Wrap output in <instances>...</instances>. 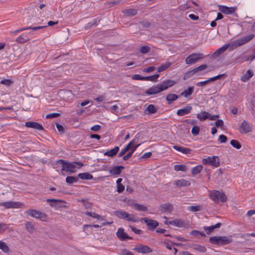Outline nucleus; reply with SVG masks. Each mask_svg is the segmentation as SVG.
Here are the masks:
<instances>
[{
  "label": "nucleus",
  "mask_w": 255,
  "mask_h": 255,
  "mask_svg": "<svg viewBox=\"0 0 255 255\" xmlns=\"http://www.w3.org/2000/svg\"><path fill=\"white\" fill-rule=\"evenodd\" d=\"M203 163L205 164L212 165L214 167H219L220 166V159L218 156H213L208 157L203 159Z\"/></svg>",
  "instance_id": "nucleus-6"
},
{
  "label": "nucleus",
  "mask_w": 255,
  "mask_h": 255,
  "mask_svg": "<svg viewBox=\"0 0 255 255\" xmlns=\"http://www.w3.org/2000/svg\"><path fill=\"white\" fill-rule=\"evenodd\" d=\"M15 41L18 43H23L27 41V39L24 38L22 35H20L16 38Z\"/></svg>",
  "instance_id": "nucleus-55"
},
{
  "label": "nucleus",
  "mask_w": 255,
  "mask_h": 255,
  "mask_svg": "<svg viewBox=\"0 0 255 255\" xmlns=\"http://www.w3.org/2000/svg\"><path fill=\"white\" fill-rule=\"evenodd\" d=\"M204 58L202 53H193L189 55L185 59V63L187 64H192Z\"/></svg>",
  "instance_id": "nucleus-5"
},
{
  "label": "nucleus",
  "mask_w": 255,
  "mask_h": 255,
  "mask_svg": "<svg viewBox=\"0 0 255 255\" xmlns=\"http://www.w3.org/2000/svg\"><path fill=\"white\" fill-rule=\"evenodd\" d=\"M221 223H218L215 225H212L210 227L205 226L203 227L204 230L206 232L207 234L209 235L213 232L214 230L216 228H219L221 226Z\"/></svg>",
  "instance_id": "nucleus-19"
},
{
  "label": "nucleus",
  "mask_w": 255,
  "mask_h": 255,
  "mask_svg": "<svg viewBox=\"0 0 255 255\" xmlns=\"http://www.w3.org/2000/svg\"><path fill=\"white\" fill-rule=\"evenodd\" d=\"M130 228L132 232H133L136 234H141L142 233V231L139 229H137L134 227L130 226Z\"/></svg>",
  "instance_id": "nucleus-62"
},
{
  "label": "nucleus",
  "mask_w": 255,
  "mask_h": 255,
  "mask_svg": "<svg viewBox=\"0 0 255 255\" xmlns=\"http://www.w3.org/2000/svg\"><path fill=\"white\" fill-rule=\"evenodd\" d=\"M124 169V167L122 166H115L110 170V173L113 175H119L121 174L122 170Z\"/></svg>",
  "instance_id": "nucleus-20"
},
{
  "label": "nucleus",
  "mask_w": 255,
  "mask_h": 255,
  "mask_svg": "<svg viewBox=\"0 0 255 255\" xmlns=\"http://www.w3.org/2000/svg\"><path fill=\"white\" fill-rule=\"evenodd\" d=\"M114 214L117 217L120 219H124L127 221L136 222L138 221L135 219V217L133 214H129L128 213L122 210L115 211L114 212Z\"/></svg>",
  "instance_id": "nucleus-4"
},
{
  "label": "nucleus",
  "mask_w": 255,
  "mask_h": 255,
  "mask_svg": "<svg viewBox=\"0 0 255 255\" xmlns=\"http://www.w3.org/2000/svg\"><path fill=\"white\" fill-rule=\"evenodd\" d=\"M202 166L200 165L194 167L192 169V174L193 175H196L199 173L202 170Z\"/></svg>",
  "instance_id": "nucleus-40"
},
{
  "label": "nucleus",
  "mask_w": 255,
  "mask_h": 255,
  "mask_svg": "<svg viewBox=\"0 0 255 255\" xmlns=\"http://www.w3.org/2000/svg\"><path fill=\"white\" fill-rule=\"evenodd\" d=\"M25 126L27 128H33L38 130H43V127L37 122H27L25 123Z\"/></svg>",
  "instance_id": "nucleus-17"
},
{
  "label": "nucleus",
  "mask_w": 255,
  "mask_h": 255,
  "mask_svg": "<svg viewBox=\"0 0 255 255\" xmlns=\"http://www.w3.org/2000/svg\"><path fill=\"white\" fill-rule=\"evenodd\" d=\"M229 47V44H225L222 47L217 49L213 54L214 56H218L223 53Z\"/></svg>",
  "instance_id": "nucleus-34"
},
{
  "label": "nucleus",
  "mask_w": 255,
  "mask_h": 255,
  "mask_svg": "<svg viewBox=\"0 0 255 255\" xmlns=\"http://www.w3.org/2000/svg\"><path fill=\"white\" fill-rule=\"evenodd\" d=\"M85 214L87 215H88V216L92 217L94 218L97 219L98 220H100L101 218V216L100 215L97 214L95 213H92V212L87 211L85 213Z\"/></svg>",
  "instance_id": "nucleus-48"
},
{
  "label": "nucleus",
  "mask_w": 255,
  "mask_h": 255,
  "mask_svg": "<svg viewBox=\"0 0 255 255\" xmlns=\"http://www.w3.org/2000/svg\"><path fill=\"white\" fill-rule=\"evenodd\" d=\"M119 146H115L114 148L111 149V150H108L104 153L105 156H108L110 157H113L116 155L118 151H119Z\"/></svg>",
  "instance_id": "nucleus-22"
},
{
  "label": "nucleus",
  "mask_w": 255,
  "mask_h": 255,
  "mask_svg": "<svg viewBox=\"0 0 255 255\" xmlns=\"http://www.w3.org/2000/svg\"><path fill=\"white\" fill-rule=\"evenodd\" d=\"M78 178L74 176H67L66 178V181L67 183L72 184L77 182Z\"/></svg>",
  "instance_id": "nucleus-45"
},
{
  "label": "nucleus",
  "mask_w": 255,
  "mask_h": 255,
  "mask_svg": "<svg viewBox=\"0 0 255 255\" xmlns=\"http://www.w3.org/2000/svg\"><path fill=\"white\" fill-rule=\"evenodd\" d=\"M146 111L148 112V114H154L156 112L155 107L153 105H149L146 108Z\"/></svg>",
  "instance_id": "nucleus-44"
},
{
  "label": "nucleus",
  "mask_w": 255,
  "mask_h": 255,
  "mask_svg": "<svg viewBox=\"0 0 255 255\" xmlns=\"http://www.w3.org/2000/svg\"><path fill=\"white\" fill-rule=\"evenodd\" d=\"M101 128V126L100 125H95L93 127H92L90 128V129L91 130L94 131H98Z\"/></svg>",
  "instance_id": "nucleus-64"
},
{
  "label": "nucleus",
  "mask_w": 255,
  "mask_h": 255,
  "mask_svg": "<svg viewBox=\"0 0 255 255\" xmlns=\"http://www.w3.org/2000/svg\"><path fill=\"white\" fill-rule=\"evenodd\" d=\"M170 225L178 227H181L183 226L184 223L181 219H175L168 222Z\"/></svg>",
  "instance_id": "nucleus-32"
},
{
  "label": "nucleus",
  "mask_w": 255,
  "mask_h": 255,
  "mask_svg": "<svg viewBox=\"0 0 255 255\" xmlns=\"http://www.w3.org/2000/svg\"><path fill=\"white\" fill-rule=\"evenodd\" d=\"M210 198L215 203H218L219 201L225 202L227 200L226 194L223 192H220L218 190L212 191L210 192Z\"/></svg>",
  "instance_id": "nucleus-3"
},
{
  "label": "nucleus",
  "mask_w": 255,
  "mask_h": 255,
  "mask_svg": "<svg viewBox=\"0 0 255 255\" xmlns=\"http://www.w3.org/2000/svg\"><path fill=\"white\" fill-rule=\"evenodd\" d=\"M0 250H1L5 253H7L9 251V247L6 243L2 241H0Z\"/></svg>",
  "instance_id": "nucleus-38"
},
{
  "label": "nucleus",
  "mask_w": 255,
  "mask_h": 255,
  "mask_svg": "<svg viewBox=\"0 0 255 255\" xmlns=\"http://www.w3.org/2000/svg\"><path fill=\"white\" fill-rule=\"evenodd\" d=\"M252 128L245 120L243 121L239 128L240 132L241 133H247L252 131Z\"/></svg>",
  "instance_id": "nucleus-10"
},
{
  "label": "nucleus",
  "mask_w": 255,
  "mask_h": 255,
  "mask_svg": "<svg viewBox=\"0 0 255 255\" xmlns=\"http://www.w3.org/2000/svg\"><path fill=\"white\" fill-rule=\"evenodd\" d=\"M133 250L138 253L144 254L150 253L152 252V249L148 246L140 244L136 245Z\"/></svg>",
  "instance_id": "nucleus-8"
},
{
  "label": "nucleus",
  "mask_w": 255,
  "mask_h": 255,
  "mask_svg": "<svg viewBox=\"0 0 255 255\" xmlns=\"http://www.w3.org/2000/svg\"><path fill=\"white\" fill-rule=\"evenodd\" d=\"M122 12L126 16H133L137 14V11L135 9H125L122 11Z\"/></svg>",
  "instance_id": "nucleus-28"
},
{
  "label": "nucleus",
  "mask_w": 255,
  "mask_h": 255,
  "mask_svg": "<svg viewBox=\"0 0 255 255\" xmlns=\"http://www.w3.org/2000/svg\"><path fill=\"white\" fill-rule=\"evenodd\" d=\"M224 76V74H221V75H218L216 76H215L214 77H212V78H209L207 80L208 81V83L210 82H211V81H215L216 80H218V79H220L221 77H223Z\"/></svg>",
  "instance_id": "nucleus-54"
},
{
  "label": "nucleus",
  "mask_w": 255,
  "mask_h": 255,
  "mask_svg": "<svg viewBox=\"0 0 255 255\" xmlns=\"http://www.w3.org/2000/svg\"><path fill=\"white\" fill-rule=\"evenodd\" d=\"M218 140L221 143H225L227 140V137L225 135L221 134L219 135Z\"/></svg>",
  "instance_id": "nucleus-58"
},
{
  "label": "nucleus",
  "mask_w": 255,
  "mask_h": 255,
  "mask_svg": "<svg viewBox=\"0 0 255 255\" xmlns=\"http://www.w3.org/2000/svg\"><path fill=\"white\" fill-rule=\"evenodd\" d=\"M25 213L31 217L41 220L45 219L47 217L46 214L44 213L33 209L27 210Z\"/></svg>",
  "instance_id": "nucleus-7"
},
{
  "label": "nucleus",
  "mask_w": 255,
  "mask_h": 255,
  "mask_svg": "<svg viewBox=\"0 0 255 255\" xmlns=\"http://www.w3.org/2000/svg\"><path fill=\"white\" fill-rule=\"evenodd\" d=\"M56 164L61 165L62 166L61 173L63 175V172H75V168L76 166L78 165V168L82 167L84 165L82 162H69L67 161L64 160L63 159H59L56 162Z\"/></svg>",
  "instance_id": "nucleus-1"
},
{
  "label": "nucleus",
  "mask_w": 255,
  "mask_h": 255,
  "mask_svg": "<svg viewBox=\"0 0 255 255\" xmlns=\"http://www.w3.org/2000/svg\"><path fill=\"white\" fill-rule=\"evenodd\" d=\"M173 148L177 151H180L185 154H188L190 153L192 150L188 148H185L182 146H180L178 145H174L173 146Z\"/></svg>",
  "instance_id": "nucleus-23"
},
{
  "label": "nucleus",
  "mask_w": 255,
  "mask_h": 255,
  "mask_svg": "<svg viewBox=\"0 0 255 255\" xmlns=\"http://www.w3.org/2000/svg\"><path fill=\"white\" fill-rule=\"evenodd\" d=\"M155 69V67H154V66H150L149 67L144 68L142 70V71L144 72L149 73V72H152V71H154Z\"/></svg>",
  "instance_id": "nucleus-59"
},
{
  "label": "nucleus",
  "mask_w": 255,
  "mask_h": 255,
  "mask_svg": "<svg viewBox=\"0 0 255 255\" xmlns=\"http://www.w3.org/2000/svg\"><path fill=\"white\" fill-rule=\"evenodd\" d=\"M116 235L117 237L121 241H126L128 239H132V237L128 236L125 232L124 228H119L117 233Z\"/></svg>",
  "instance_id": "nucleus-12"
},
{
  "label": "nucleus",
  "mask_w": 255,
  "mask_h": 255,
  "mask_svg": "<svg viewBox=\"0 0 255 255\" xmlns=\"http://www.w3.org/2000/svg\"><path fill=\"white\" fill-rule=\"evenodd\" d=\"M175 184L179 187H187L189 186L190 185V183L185 180V179H180L175 181Z\"/></svg>",
  "instance_id": "nucleus-26"
},
{
  "label": "nucleus",
  "mask_w": 255,
  "mask_h": 255,
  "mask_svg": "<svg viewBox=\"0 0 255 255\" xmlns=\"http://www.w3.org/2000/svg\"><path fill=\"white\" fill-rule=\"evenodd\" d=\"M254 34H250L245 37L238 39L239 44L240 46H241L246 43L247 42L252 40L254 38Z\"/></svg>",
  "instance_id": "nucleus-24"
},
{
  "label": "nucleus",
  "mask_w": 255,
  "mask_h": 255,
  "mask_svg": "<svg viewBox=\"0 0 255 255\" xmlns=\"http://www.w3.org/2000/svg\"><path fill=\"white\" fill-rule=\"evenodd\" d=\"M188 210L191 212H195L201 210L200 206H190L188 207Z\"/></svg>",
  "instance_id": "nucleus-47"
},
{
  "label": "nucleus",
  "mask_w": 255,
  "mask_h": 255,
  "mask_svg": "<svg viewBox=\"0 0 255 255\" xmlns=\"http://www.w3.org/2000/svg\"><path fill=\"white\" fill-rule=\"evenodd\" d=\"M18 203L14 202L12 201H9L6 202H2L0 203V206L4 207L6 209H9L11 208H15L18 206Z\"/></svg>",
  "instance_id": "nucleus-21"
},
{
  "label": "nucleus",
  "mask_w": 255,
  "mask_h": 255,
  "mask_svg": "<svg viewBox=\"0 0 255 255\" xmlns=\"http://www.w3.org/2000/svg\"><path fill=\"white\" fill-rule=\"evenodd\" d=\"M173 207L171 204L165 203L160 205L159 210L162 213H170Z\"/></svg>",
  "instance_id": "nucleus-14"
},
{
  "label": "nucleus",
  "mask_w": 255,
  "mask_h": 255,
  "mask_svg": "<svg viewBox=\"0 0 255 255\" xmlns=\"http://www.w3.org/2000/svg\"><path fill=\"white\" fill-rule=\"evenodd\" d=\"M47 202L50 203V205L51 207H54L56 205V203L57 202H63V200L55 199H48L47 200Z\"/></svg>",
  "instance_id": "nucleus-43"
},
{
  "label": "nucleus",
  "mask_w": 255,
  "mask_h": 255,
  "mask_svg": "<svg viewBox=\"0 0 255 255\" xmlns=\"http://www.w3.org/2000/svg\"><path fill=\"white\" fill-rule=\"evenodd\" d=\"M174 169L176 171H185L187 169V167L184 165L176 164V165H174Z\"/></svg>",
  "instance_id": "nucleus-41"
},
{
  "label": "nucleus",
  "mask_w": 255,
  "mask_h": 255,
  "mask_svg": "<svg viewBox=\"0 0 255 255\" xmlns=\"http://www.w3.org/2000/svg\"><path fill=\"white\" fill-rule=\"evenodd\" d=\"M139 23L143 27L145 28H147L150 26V23L148 21L146 20H143L140 21Z\"/></svg>",
  "instance_id": "nucleus-61"
},
{
  "label": "nucleus",
  "mask_w": 255,
  "mask_h": 255,
  "mask_svg": "<svg viewBox=\"0 0 255 255\" xmlns=\"http://www.w3.org/2000/svg\"><path fill=\"white\" fill-rule=\"evenodd\" d=\"M233 240L230 237L226 236H213L209 238V242L213 244L220 246L225 245L232 243Z\"/></svg>",
  "instance_id": "nucleus-2"
},
{
  "label": "nucleus",
  "mask_w": 255,
  "mask_h": 255,
  "mask_svg": "<svg viewBox=\"0 0 255 255\" xmlns=\"http://www.w3.org/2000/svg\"><path fill=\"white\" fill-rule=\"evenodd\" d=\"M207 67V65L206 64H203V65H201L196 68H194V71H195V72L196 73L199 72V71H201L203 70H205L206 68Z\"/></svg>",
  "instance_id": "nucleus-52"
},
{
  "label": "nucleus",
  "mask_w": 255,
  "mask_h": 255,
  "mask_svg": "<svg viewBox=\"0 0 255 255\" xmlns=\"http://www.w3.org/2000/svg\"><path fill=\"white\" fill-rule=\"evenodd\" d=\"M229 44V47H230V48L232 49L236 48L237 47L240 46V45L239 44L238 40L234 41L233 42H231V43H230Z\"/></svg>",
  "instance_id": "nucleus-51"
},
{
  "label": "nucleus",
  "mask_w": 255,
  "mask_h": 255,
  "mask_svg": "<svg viewBox=\"0 0 255 255\" xmlns=\"http://www.w3.org/2000/svg\"><path fill=\"white\" fill-rule=\"evenodd\" d=\"M150 49V48L149 47L147 46H143L141 47L139 51L141 53L145 54L148 52Z\"/></svg>",
  "instance_id": "nucleus-49"
},
{
  "label": "nucleus",
  "mask_w": 255,
  "mask_h": 255,
  "mask_svg": "<svg viewBox=\"0 0 255 255\" xmlns=\"http://www.w3.org/2000/svg\"><path fill=\"white\" fill-rule=\"evenodd\" d=\"M159 77V74H155L152 76H145L144 77L143 80H146V81H153L156 82L157 80V79Z\"/></svg>",
  "instance_id": "nucleus-37"
},
{
  "label": "nucleus",
  "mask_w": 255,
  "mask_h": 255,
  "mask_svg": "<svg viewBox=\"0 0 255 255\" xmlns=\"http://www.w3.org/2000/svg\"><path fill=\"white\" fill-rule=\"evenodd\" d=\"M195 73H196V72H195V71H194V69L190 70L185 73L183 77V79L186 80L190 78V77H191L192 76H193Z\"/></svg>",
  "instance_id": "nucleus-46"
},
{
  "label": "nucleus",
  "mask_w": 255,
  "mask_h": 255,
  "mask_svg": "<svg viewBox=\"0 0 255 255\" xmlns=\"http://www.w3.org/2000/svg\"><path fill=\"white\" fill-rule=\"evenodd\" d=\"M179 98V96L175 94H168L166 97V100L168 104H171Z\"/></svg>",
  "instance_id": "nucleus-25"
},
{
  "label": "nucleus",
  "mask_w": 255,
  "mask_h": 255,
  "mask_svg": "<svg viewBox=\"0 0 255 255\" xmlns=\"http://www.w3.org/2000/svg\"><path fill=\"white\" fill-rule=\"evenodd\" d=\"M46 27H47V26L45 25V26H33V27L30 26V27L22 28H20V29L16 30L13 31H11L10 32V34L13 35L15 34L16 33H17L18 32L22 31L25 30L31 29V30H39V29H41L45 28Z\"/></svg>",
  "instance_id": "nucleus-15"
},
{
  "label": "nucleus",
  "mask_w": 255,
  "mask_h": 255,
  "mask_svg": "<svg viewBox=\"0 0 255 255\" xmlns=\"http://www.w3.org/2000/svg\"><path fill=\"white\" fill-rule=\"evenodd\" d=\"M129 150L128 149V147H125L124 148L122 149L120 153H119V156L121 157L125 155V154Z\"/></svg>",
  "instance_id": "nucleus-60"
},
{
  "label": "nucleus",
  "mask_w": 255,
  "mask_h": 255,
  "mask_svg": "<svg viewBox=\"0 0 255 255\" xmlns=\"http://www.w3.org/2000/svg\"><path fill=\"white\" fill-rule=\"evenodd\" d=\"M121 255H134L133 254L127 249H122L121 252Z\"/></svg>",
  "instance_id": "nucleus-56"
},
{
  "label": "nucleus",
  "mask_w": 255,
  "mask_h": 255,
  "mask_svg": "<svg viewBox=\"0 0 255 255\" xmlns=\"http://www.w3.org/2000/svg\"><path fill=\"white\" fill-rule=\"evenodd\" d=\"M132 205L134 207V209L137 211H145L147 210V207L143 205L138 203H133Z\"/></svg>",
  "instance_id": "nucleus-35"
},
{
  "label": "nucleus",
  "mask_w": 255,
  "mask_h": 255,
  "mask_svg": "<svg viewBox=\"0 0 255 255\" xmlns=\"http://www.w3.org/2000/svg\"><path fill=\"white\" fill-rule=\"evenodd\" d=\"M200 128L198 126H194L191 129V132L194 135H197L199 134Z\"/></svg>",
  "instance_id": "nucleus-50"
},
{
  "label": "nucleus",
  "mask_w": 255,
  "mask_h": 255,
  "mask_svg": "<svg viewBox=\"0 0 255 255\" xmlns=\"http://www.w3.org/2000/svg\"><path fill=\"white\" fill-rule=\"evenodd\" d=\"M12 83V81L9 79H4L0 82V84H2L7 86H10Z\"/></svg>",
  "instance_id": "nucleus-53"
},
{
  "label": "nucleus",
  "mask_w": 255,
  "mask_h": 255,
  "mask_svg": "<svg viewBox=\"0 0 255 255\" xmlns=\"http://www.w3.org/2000/svg\"><path fill=\"white\" fill-rule=\"evenodd\" d=\"M209 113L205 111L201 112L200 114H197V118L200 121H205L206 119L208 118Z\"/></svg>",
  "instance_id": "nucleus-30"
},
{
  "label": "nucleus",
  "mask_w": 255,
  "mask_h": 255,
  "mask_svg": "<svg viewBox=\"0 0 255 255\" xmlns=\"http://www.w3.org/2000/svg\"><path fill=\"white\" fill-rule=\"evenodd\" d=\"M193 248L194 250H197L201 253H205L206 252V248L199 245H193Z\"/></svg>",
  "instance_id": "nucleus-39"
},
{
  "label": "nucleus",
  "mask_w": 255,
  "mask_h": 255,
  "mask_svg": "<svg viewBox=\"0 0 255 255\" xmlns=\"http://www.w3.org/2000/svg\"><path fill=\"white\" fill-rule=\"evenodd\" d=\"M253 76V72L250 70H248L246 73L241 77V81L246 82Z\"/></svg>",
  "instance_id": "nucleus-31"
},
{
  "label": "nucleus",
  "mask_w": 255,
  "mask_h": 255,
  "mask_svg": "<svg viewBox=\"0 0 255 255\" xmlns=\"http://www.w3.org/2000/svg\"><path fill=\"white\" fill-rule=\"evenodd\" d=\"M175 84V82L173 80H167L163 81L162 83L159 84L162 91L167 89L168 88L173 86Z\"/></svg>",
  "instance_id": "nucleus-18"
},
{
  "label": "nucleus",
  "mask_w": 255,
  "mask_h": 255,
  "mask_svg": "<svg viewBox=\"0 0 255 255\" xmlns=\"http://www.w3.org/2000/svg\"><path fill=\"white\" fill-rule=\"evenodd\" d=\"M194 88L193 87H190L188 89L184 90L181 94V96H184V97H188L191 96L193 93Z\"/></svg>",
  "instance_id": "nucleus-29"
},
{
  "label": "nucleus",
  "mask_w": 255,
  "mask_h": 255,
  "mask_svg": "<svg viewBox=\"0 0 255 255\" xmlns=\"http://www.w3.org/2000/svg\"><path fill=\"white\" fill-rule=\"evenodd\" d=\"M60 116V114L58 113H51L46 115V119H51V118H55Z\"/></svg>",
  "instance_id": "nucleus-57"
},
{
  "label": "nucleus",
  "mask_w": 255,
  "mask_h": 255,
  "mask_svg": "<svg viewBox=\"0 0 255 255\" xmlns=\"http://www.w3.org/2000/svg\"><path fill=\"white\" fill-rule=\"evenodd\" d=\"M171 66V63L169 62H167L164 64L161 65L158 68L157 71L158 72H162L165 70H166L168 68H169Z\"/></svg>",
  "instance_id": "nucleus-36"
},
{
  "label": "nucleus",
  "mask_w": 255,
  "mask_h": 255,
  "mask_svg": "<svg viewBox=\"0 0 255 255\" xmlns=\"http://www.w3.org/2000/svg\"><path fill=\"white\" fill-rule=\"evenodd\" d=\"M140 221L144 222L147 226L148 229L151 231H153L159 225L157 221L152 219L143 218Z\"/></svg>",
  "instance_id": "nucleus-9"
},
{
  "label": "nucleus",
  "mask_w": 255,
  "mask_h": 255,
  "mask_svg": "<svg viewBox=\"0 0 255 255\" xmlns=\"http://www.w3.org/2000/svg\"><path fill=\"white\" fill-rule=\"evenodd\" d=\"M219 11L225 14H231L234 13L237 10L236 7H228L224 5H219Z\"/></svg>",
  "instance_id": "nucleus-11"
},
{
  "label": "nucleus",
  "mask_w": 255,
  "mask_h": 255,
  "mask_svg": "<svg viewBox=\"0 0 255 255\" xmlns=\"http://www.w3.org/2000/svg\"><path fill=\"white\" fill-rule=\"evenodd\" d=\"M78 177L83 180L92 179L93 178V176L92 175L90 174L89 173H87V172L79 173L78 175Z\"/></svg>",
  "instance_id": "nucleus-33"
},
{
  "label": "nucleus",
  "mask_w": 255,
  "mask_h": 255,
  "mask_svg": "<svg viewBox=\"0 0 255 255\" xmlns=\"http://www.w3.org/2000/svg\"><path fill=\"white\" fill-rule=\"evenodd\" d=\"M25 227L26 231L30 233H33L35 230V227L34 225L29 221H26L25 222Z\"/></svg>",
  "instance_id": "nucleus-27"
},
{
  "label": "nucleus",
  "mask_w": 255,
  "mask_h": 255,
  "mask_svg": "<svg viewBox=\"0 0 255 255\" xmlns=\"http://www.w3.org/2000/svg\"><path fill=\"white\" fill-rule=\"evenodd\" d=\"M162 91L160 85L159 84L153 86L145 91V94L148 95H154Z\"/></svg>",
  "instance_id": "nucleus-13"
},
{
  "label": "nucleus",
  "mask_w": 255,
  "mask_h": 255,
  "mask_svg": "<svg viewBox=\"0 0 255 255\" xmlns=\"http://www.w3.org/2000/svg\"><path fill=\"white\" fill-rule=\"evenodd\" d=\"M192 110V107L189 105L182 109H179L177 111V115L179 116H183L189 114Z\"/></svg>",
  "instance_id": "nucleus-16"
},
{
  "label": "nucleus",
  "mask_w": 255,
  "mask_h": 255,
  "mask_svg": "<svg viewBox=\"0 0 255 255\" xmlns=\"http://www.w3.org/2000/svg\"><path fill=\"white\" fill-rule=\"evenodd\" d=\"M214 124L217 127H222L224 125V122L222 120H218Z\"/></svg>",
  "instance_id": "nucleus-63"
},
{
  "label": "nucleus",
  "mask_w": 255,
  "mask_h": 255,
  "mask_svg": "<svg viewBox=\"0 0 255 255\" xmlns=\"http://www.w3.org/2000/svg\"><path fill=\"white\" fill-rule=\"evenodd\" d=\"M230 144L235 148L239 149L241 148V144L237 140L233 139L230 141Z\"/></svg>",
  "instance_id": "nucleus-42"
}]
</instances>
